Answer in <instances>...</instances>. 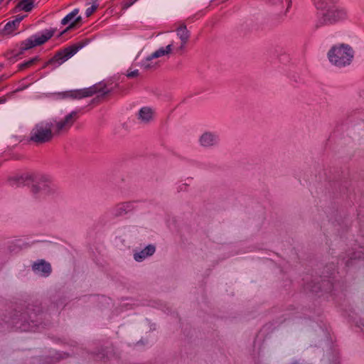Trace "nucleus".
<instances>
[{
    "label": "nucleus",
    "mask_w": 364,
    "mask_h": 364,
    "mask_svg": "<svg viewBox=\"0 0 364 364\" xmlns=\"http://www.w3.org/2000/svg\"><path fill=\"white\" fill-rule=\"evenodd\" d=\"M18 7L21 10L31 11L33 7V0H21L18 4Z\"/></svg>",
    "instance_id": "obj_21"
},
{
    "label": "nucleus",
    "mask_w": 364,
    "mask_h": 364,
    "mask_svg": "<svg viewBox=\"0 0 364 364\" xmlns=\"http://www.w3.org/2000/svg\"><path fill=\"white\" fill-rule=\"evenodd\" d=\"M337 0H314L317 9L323 11L336 6Z\"/></svg>",
    "instance_id": "obj_17"
},
{
    "label": "nucleus",
    "mask_w": 364,
    "mask_h": 364,
    "mask_svg": "<svg viewBox=\"0 0 364 364\" xmlns=\"http://www.w3.org/2000/svg\"><path fill=\"white\" fill-rule=\"evenodd\" d=\"M78 115L77 112H72L65 117L64 119L59 121H53V131L54 134H60L66 132L74 124L77 119Z\"/></svg>",
    "instance_id": "obj_5"
},
{
    "label": "nucleus",
    "mask_w": 364,
    "mask_h": 364,
    "mask_svg": "<svg viewBox=\"0 0 364 364\" xmlns=\"http://www.w3.org/2000/svg\"><path fill=\"white\" fill-rule=\"evenodd\" d=\"M322 11V15L318 20L317 26L336 23L347 18L346 11L336 5Z\"/></svg>",
    "instance_id": "obj_3"
},
{
    "label": "nucleus",
    "mask_w": 364,
    "mask_h": 364,
    "mask_svg": "<svg viewBox=\"0 0 364 364\" xmlns=\"http://www.w3.org/2000/svg\"><path fill=\"white\" fill-rule=\"evenodd\" d=\"M41 180L43 181L44 183L33 185L31 187L32 193H33L34 194H37L41 191H43L44 193L55 191L54 186L52 184L49 177L42 176Z\"/></svg>",
    "instance_id": "obj_9"
},
{
    "label": "nucleus",
    "mask_w": 364,
    "mask_h": 364,
    "mask_svg": "<svg viewBox=\"0 0 364 364\" xmlns=\"http://www.w3.org/2000/svg\"><path fill=\"white\" fill-rule=\"evenodd\" d=\"M155 58H151V55L148 56L141 63V67L145 70L155 69L159 66L157 61H154Z\"/></svg>",
    "instance_id": "obj_19"
},
{
    "label": "nucleus",
    "mask_w": 364,
    "mask_h": 364,
    "mask_svg": "<svg viewBox=\"0 0 364 364\" xmlns=\"http://www.w3.org/2000/svg\"><path fill=\"white\" fill-rule=\"evenodd\" d=\"M176 32L181 40V45L178 48H176V50L182 51L189 40L190 33L188 31L186 26L183 23L181 24L178 28H176Z\"/></svg>",
    "instance_id": "obj_11"
},
{
    "label": "nucleus",
    "mask_w": 364,
    "mask_h": 364,
    "mask_svg": "<svg viewBox=\"0 0 364 364\" xmlns=\"http://www.w3.org/2000/svg\"><path fill=\"white\" fill-rule=\"evenodd\" d=\"M54 34L53 31H46L43 33L38 36H33L25 40L21 43V50H26L36 46H40L49 40Z\"/></svg>",
    "instance_id": "obj_6"
},
{
    "label": "nucleus",
    "mask_w": 364,
    "mask_h": 364,
    "mask_svg": "<svg viewBox=\"0 0 364 364\" xmlns=\"http://www.w3.org/2000/svg\"><path fill=\"white\" fill-rule=\"evenodd\" d=\"M33 269L35 272L41 273L43 276H48L51 272V266L48 262L41 260L33 264Z\"/></svg>",
    "instance_id": "obj_14"
},
{
    "label": "nucleus",
    "mask_w": 364,
    "mask_h": 364,
    "mask_svg": "<svg viewBox=\"0 0 364 364\" xmlns=\"http://www.w3.org/2000/svg\"><path fill=\"white\" fill-rule=\"evenodd\" d=\"M354 51L348 44L341 43L332 46L327 53L329 62L338 68L349 65L353 61Z\"/></svg>",
    "instance_id": "obj_1"
},
{
    "label": "nucleus",
    "mask_w": 364,
    "mask_h": 364,
    "mask_svg": "<svg viewBox=\"0 0 364 364\" xmlns=\"http://www.w3.org/2000/svg\"><path fill=\"white\" fill-rule=\"evenodd\" d=\"M0 68H1V65H0Z\"/></svg>",
    "instance_id": "obj_29"
},
{
    "label": "nucleus",
    "mask_w": 364,
    "mask_h": 364,
    "mask_svg": "<svg viewBox=\"0 0 364 364\" xmlns=\"http://www.w3.org/2000/svg\"><path fill=\"white\" fill-rule=\"evenodd\" d=\"M6 102V98L4 97H0V104L4 103Z\"/></svg>",
    "instance_id": "obj_26"
},
{
    "label": "nucleus",
    "mask_w": 364,
    "mask_h": 364,
    "mask_svg": "<svg viewBox=\"0 0 364 364\" xmlns=\"http://www.w3.org/2000/svg\"><path fill=\"white\" fill-rule=\"evenodd\" d=\"M139 75V70H134L133 71H131V72H128L127 76L128 77H136Z\"/></svg>",
    "instance_id": "obj_25"
},
{
    "label": "nucleus",
    "mask_w": 364,
    "mask_h": 364,
    "mask_svg": "<svg viewBox=\"0 0 364 364\" xmlns=\"http://www.w3.org/2000/svg\"><path fill=\"white\" fill-rule=\"evenodd\" d=\"M23 17H17L14 20L9 21L3 28L1 33L4 36H9L14 33L18 27Z\"/></svg>",
    "instance_id": "obj_13"
},
{
    "label": "nucleus",
    "mask_w": 364,
    "mask_h": 364,
    "mask_svg": "<svg viewBox=\"0 0 364 364\" xmlns=\"http://www.w3.org/2000/svg\"><path fill=\"white\" fill-rule=\"evenodd\" d=\"M154 110L148 107H142L139 112V119L144 123L150 122L154 117Z\"/></svg>",
    "instance_id": "obj_16"
},
{
    "label": "nucleus",
    "mask_w": 364,
    "mask_h": 364,
    "mask_svg": "<svg viewBox=\"0 0 364 364\" xmlns=\"http://www.w3.org/2000/svg\"><path fill=\"white\" fill-rule=\"evenodd\" d=\"M272 12L279 17H283L291 6V0H266Z\"/></svg>",
    "instance_id": "obj_7"
},
{
    "label": "nucleus",
    "mask_w": 364,
    "mask_h": 364,
    "mask_svg": "<svg viewBox=\"0 0 364 364\" xmlns=\"http://www.w3.org/2000/svg\"><path fill=\"white\" fill-rule=\"evenodd\" d=\"M97 9V5L94 4L90 7L87 8L85 11V14L87 17L90 16Z\"/></svg>",
    "instance_id": "obj_23"
},
{
    "label": "nucleus",
    "mask_w": 364,
    "mask_h": 364,
    "mask_svg": "<svg viewBox=\"0 0 364 364\" xmlns=\"http://www.w3.org/2000/svg\"><path fill=\"white\" fill-rule=\"evenodd\" d=\"M96 92L95 87H89L81 90H70L59 93L58 95L60 98H72V99H81L93 95Z\"/></svg>",
    "instance_id": "obj_8"
},
{
    "label": "nucleus",
    "mask_w": 364,
    "mask_h": 364,
    "mask_svg": "<svg viewBox=\"0 0 364 364\" xmlns=\"http://www.w3.org/2000/svg\"><path fill=\"white\" fill-rule=\"evenodd\" d=\"M292 364H299L297 362H294Z\"/></svg>",
    "instance_id": "obj_28"
},
{
    "label": "nucleus",
    "mask_w": 364,
    "mask_h": 364,
    "mask_svg": "<svg viewBox=\"0 0 364 364\" xmlns=\"http://www.w3.org/2000/svg\"><path fill=\"white\" fill-rule=\"evenodd\" d=\"M40 61V58L38 56H36L28 61H26L23 63L18 65V70H23L25 69L33 67L36 65Z\"/></svg>",
    "instance_id": "obj_20"
},
{
    "label": "nucleus",
    "mask_w": 364,
    "mask_h": 364,
    "mask_svg": "<svg viewBox=\"0 0 364 364\" xmlns=\"http://www.w3.org/2000/svg\"><path fill=\"white\" fill-rule=\"evenodd\" d=\"M132 205L130 203H123L117 205L116 207V215H120L127 213L131 210Z\"/></svg>",
    "instance_id": "obj_22"
},
{
    "label": "nucleus",
    "mask_w": 364,
    "mask_h": 364,
    "mask_svg": "<svg viewBox=\"0 0 364 364\" xmlns=\"http://www.w3.org/2000/svg\"><path fill=\"white\" fill-rule=\"evenodd\" d=\"M173 50V43L168 44L166 48H160L151 54V58H158L171 53Z\"/></svg>",
    "instance_id": "obj_18"
},
{
    "label": "nucleus",
    "mask_w": 364,
    "mask_h": 364,
    "mask_svg": "<svg viewBox=\"0 0 364 364\" xmlns=\"http://www.w3.org/2000/svg\"><path fill=\"white\" fill-rule=\"evenodd\" d=\"M199 141L203 146H213L218 143V136L211 132H205L201 135Z\"/></svg>",
    "instance_id": "obj_12"
},
{
    "label": "nucleus",
    "mask_w": 364,
    "mask_h": 364,
    "mask_svg": "<svg viewBox=\"0 0 364 364\" xmlns=\"http://www.w3.org/2000/svg\"><path fill=\"white\" fill-rule=\"evenodd\" d=\"M84 43L79 42L71 46L64 48L63 50L58 52L51 59H50L43 67L46 68L48 65H53L55 68L64 62L68 60L70 58L74 55L80 49L84 46Z\"/></svg>",
    "instance_id": "obj_4"
},
{
    "label": "nucleus",
    "mask_w": 364,
    "mask_h": 364,
    "mask_svg": "<svg viewBox=\"0 0 364 364\" xmlns=\"http://www.w3.org/2000/svg\"><path fill=\"white\" fill-rule=\"evenodd\" d=\"M137 0H124L122 3V9H127L134 4Z\"/></svg>",
    "instance_id": "obj_24"
},
{
    "label": "nucleus",
    "mask_w": 364,
    "mask_h": 364,
    "mask_svg": "<svg viewBox=\"0 0 364 364\" xmlns=\"http://www.w3.org/2000/svg\"><path fill=\"white\" fill-rule=\"evenodd\" d=\"M78 13L79 9H75L73 11L69 13L62 19L61 23L63 25H67L70 23V25L62 32V33H65L68 30L73 28L75 24L81 20L80 16L75 18Z\"/></svg>",
    "instance_id": "obj_10"
},
{
    "label": "nucleus",
    "mask_w": 364,
    "mask_h": 364,
    "mask_svg": "<svg viewBox=\"0 0 364 364\" xmlns=\"http://www.w3.org/2000/svg\"><path fill=\"white\" fill-rule=\"evenodd\" d=\"M156 248L154 245H149L139 252L134 255L136 261L140 262L146 258L148 256L152 255L155 252Z\"/></svg>",
    "instance_id": "obj_15"
},
{
    "label": "nucleus",
    "mask_w": 364,
    "mask_h": 364,
    "mask_svg": "<svg viewBox=\"0 0 364 364\" xmlns=\"http://www.w3.org/2000/svg\"><path fill=\"white\" fill-rule=\"evenodd\" d=\"M4 78V75H2L1 77H0V81Z\"/></svg>",
    "instance_id": "obj_27"
},
{
    "label": "nucleus",
    "mask_w": 364,
    "mask_h": 364,
    "mask_svg": "<svg viewBox=\"0 0 364 364\" xmlns=\"http://www.w3.org/2000/svg\"><path fill=\"white\" fill-rule=\"evenodd\" d=\"M51 122H41L36 124L31 129L29 140L36 144L49 142L55 135Z\"/></svg>",
    "instance_id": "obj_2"
}]
</instances>
